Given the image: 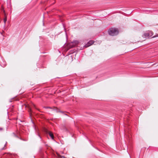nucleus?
Instances as JSON below:
<instances>
[{
  "label": "nucleus",
  "instance_id": "nucleus-3",
  "mask_svg": "<svg viewBox=\"0 0 158 158\" xmlns=\"http://www.w3.org/2000/svg\"><path fill=\"white\" fill-rule=\"evenodd\" d=\"M94 43V42L93 40H90L89 41L87 44H86L85 45V48H87L90 46H91V45H92L93 43Z\"/></svg>",
  "mask_w": 158,
  "mask_h": 158
},
{
  "label": "nucleus",
  "instance_id": "nucleus-9",
  "mask_svg": "<svg viewBox=\"0 0 158 158\" xmlns=\"http://www.w3.org/2000/svg\"><path fill=\"white\" fill-rule=\"evenodd\" d=\"M3 129L2 127H0V131H2L3 130Z\"/></svg>",
  "mask_w": 158,
  "mask_h": 158
},
{
  "label": "nucleus",
  "instance_id": "nucleus-15",
  "mask_svg": "<svg viewBox=\"0 0 158 158\" xmlns=\"http://www.w3.org/2000/svg\"><path fill=\"white\" fill-rule=\"evenodd\" d=\"M157 36H158V35H157Z\"/></svg>",
  "mask_w": 158,
  "mask_h": 158
},
{
  "label": "nucleus",
  "instance_id": "nucleus-1",
  "mask_svg": "<svg viewBox=\"0 0 158 158\" xmlns=\"http://www.w3.org/2000/svg\"><path fill=\"white\" fill-rule=\"evenodd\" d=\"M109 34L112 36L117 35L118 33V30L115 28H110L108 31Z\"/></svg>",
  "mask_w": 158,
  "mask_h": 158
},
{
  "label": "nucleus",
  "instance_id": "nucleus-6",
  "mask_svg": "<svg viewBox=\"0 0 158 158\" xmlns=\"http://www.w3.org/2000/svg\"><path fill=\"white\" fill-rule=\"evenodd\" d=\"M7 143V142H6L5 144L4 145V147H3V148H2V150H4V149H5V147L6 146V144Z\"/></svg>",
  "mask_w": 158,
  "mask_h": 158
},
{
  "label": "nucleus",
  "instance_id": "nucleus-12",
  "mask_svg": "<svg viewBox=\"0 0 158 158\" xmlns=\"http://www.w3.org/2000/svg\"><path fill=\"white\" fill-rule=\"evenodd\" d=\"M146 13H147V14H148V11H147V12H146Z\"/></svg>",
  "mask_w": 158,
  "mask_h": 158
},
{
  "label": "nucleus",
  "instance_id": "nucleus-14",
  "mask_svg": "<svg viewBox=\"0 0 158 158\" xmlns=\"http://www.w3.org/2000/svg\"><path fill=\"white\" fill-rule=\"evenodd\" d=\"M155 37V36H154L153 37H152L154 38V37Z\"/></svg>",
  "mask_w": 158,
  "mask_h": 158
},
{
  "label": "nucleus",
  "instance_id": "nucleus-11",
  "mask_svg": "<svg viewBox=\"0 0 158 158\" xmlns=\"http://www.w3.org/2000/svg\"><path fill=\"white\" fill-rule=\"evenodd\" d=\"M40 137V138L41 139V137L39 135H38Z\"/></svg>",
  "mask_w": 158,
  "mask_h": 158
},
{
  "label": "nucleus",
  "instance_id": "nucleus-8",
  "mask_svg": "<svg viewBox=\"0 0 158 158\" xmlns=\"http://www.w3.org/2000/svg\"><path fill=\"white\" fill-rule=\"evenodd\" d=\"M78 41H74V42H73V44L75 43V44H78Z\"/></svg>",
  "mask_w": 158,
  "mask_h": 158
},
{
  "label": "nucleus",
  "instance_id": "nucleus-4",
  "mask_svg": "<svg viewBox=\"0 0 158 158\" xmlns=\"http://www.w3.org/2000/svg\"><path fill=\"white\" fill-rule=\"evenodd\" d=\"M44 108L46 109L50 108L52 110L56 111V112H60V111L56 108L55 109H53L52 108L50 107H44Z\"/></svg>",
  "mask_w": 158,
  "mask_h": 158
},
{
  "label": "nucleus",
  "instance_id": "nucleus-13",
  "mask_svg": "<svg viewBox=\"0 0 158 158\" xmlns=\"http://www.w3.org/2000/svg\"><path fill=\"white\" fill-rule=\"evenodd\" d=\"M75 46V45H74L73 46H72L71 47H73Z\"/></svg>",
  "mask_w": 158,
  "mask_h": 158
},
{
  "label": "nucleus",
  "instance_id": "nucleus-2",
  "mask_svg": "<svg viewBox=\"0 0 158 158\" xmlns=\"http://www.w3.org/2000/svg\"><path fill=\"white\" fill-rule=\"evenodd\" d=\"M150 33L151 34V36H150V33L149 32H146L144 33L143 35V38H149L151 37L152 35V32H150Z\"/></svg>",
  "mask_w": 158,
  "mask_h": 158
},
{
  "label": "nucleus",
  "instance_id": "nucleus-7",
  "mask_svg": "<svg viewBox=\"0 0 158 158\" xmlns=\"http://www.w3.org/2000/svg\"><path fill=\"white\" fill-rule=\"evenodd\" d=\"M7 21V18L6 17V18H5L4 19V23L5 24L6 23V22Z\"/></svg>",
  "mask_w": 158,
  "mask_h": 158
},
{
  "label": "nucleus",
  "instance_id": "nucleus-5",
  "mask_svg": "<svg viewBox=\"0 0 158 158\" xmlns=\"http://www.w3.org/2000/svg\"><path fill=\"white\" fill-rule=\"evenodd\" d=\"M48 134L52 139H54L53 135L51 132H48Z\"/></svg>",
  "mask_w": 158,
  "mask_h": 158
},
{
  "label": "nucleus",
  "instance_id": "nucleus-10",
  "mask_svg": "<svg viewBox=\"0 0 158 158\" xmlns=\"http://www.w3.org/2000/svg\"><path fill=\"white\" fill-rule=\"evenodd\" d=\"M61 157L63 158H66V157H64V156H62Z\"/></svg>",
  "mask_w": 158,
  "mask_h": 158
}]
</instances>
